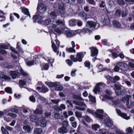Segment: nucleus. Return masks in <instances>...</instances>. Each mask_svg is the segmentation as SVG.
<instances>
[{"label": "nucleus", "instance_id": "f257e3e1", "mask_svg": "<svg viewBox=\"0 0 134 134\" xmlns=\"http://www.w3.org/2000/svg\"><path fill=\"white\" fill-rule=\"evenodd\" d=\"M47 7L45 5L43 4L38 3L37 9V14L35 15L33 17V22L34 23L36 21L39 23H41L42 22L43 14L47 11Z\"/></svg>", "mask_w": 134, "mask_h": 134}, {"label": "nucleus", "instance_id": "f03ea898", "mask_svg": "<svg viewBox=\"0 0 134 134\" xmlns=\"http://www.w3.org/2000/svg\"><path fill=\"white\" fill-rule=\"evenodd\" d=\"M55 23H53L51 25L52 28L54 29L55 31L59 34L62 33L64 30L65 25L64 22L62 20L59 19L55 21Z\"/></svg>", "mask_w": 134, "mask_h": 134}, {"label": "nucleus", "instance_id": "7ed1b4c3", "mask_svg": "<svg viewBox=\"0 0 134 134\" xmlns=\"http://www.w3.org/2000/svg\"><path fill=\"white\" fill-rule=\"evenodd\" d=\"M105 85L103 83L100 82L97 83L93 90L94 93L96 94L97 92H99L101 89L105 86Z\"/></svg>", "mask_w": 134, "mask_h": 134}, {"label": "nucleus", "instance_id": "20e7f679", "mask_svg": "<svg viewBox=\"0 0 134 134\" xmlns=\"http://www.w3.org/2000/svg\"><path fill=\"white\" fill-rule=\"evenodd\" d=\"M94 114L95 117L99 120L102 119H103V110L98 109L95 112Z\"/></svg>", "mask_w": 134, "mask_h": 134}, {"label": "nucleus", "instance_id": "39448f33", "mask_svg": "<svg viewBox=\"0 0 134 134\" xmlns=\"http://www.w3.org/2000/svg\"><path fill=\"white\" fill-rule=\"evenodd\" d=\"M43 111L42 105H39L37 106L36 110H34L33 113L35 114L39 115L42 114Z\"/></svg>", "mask_w": 134, "mask_h": 134}, {"label": "nucleus", "instance_id": "423d86ee", "mask_svg": "<svg viewBox=\"0 0 134 134\" xmlns=\"http://www.w3.org/2000/svg\"><path fill=\"white\" fill-rule=\"evenodd\" d=\"M108 79L114 83H116V81L120 80V78L118 76H115L114 77H111L110 76H108L107 77Z\"/></svg>", "mask_w": 134, "mask_h": 134}, {"label": "nucleus", "instance_id": "0eeeda50", "mask_svg": "<svg viewBox=\"0 0 134 134\" xmlns=\"http://www.w3.org/2000/svg\"><path fill=\"white\" fill-rule=\"evenodd\" d=\"M52 116L53 118L57 119H60L62 120L64 119L63 118H62L63 116L62 115L60 114L59 113H57L55 112H53L52 114Z\"/></svg>", "mask_w": 134, "mask_h": 134}, {"label": "nucleus", "instance_id": "6e6552de", "mask_svg": "<svg viewBox=\"0 0 134 134\" xmlns=\"http://www.w3.org/2000/svg\"><path fill=\"white\" fill-rule=\"evenodd\" d=\"M58 131L59 133L60 134H64L67 133L68 132V130L67 128L62 126L58 129Z\"/></svg>", "mask_w": 134, "mask_h": 134}, {"label": "nucleus", "instance_id": "1a4fd4ad", "mask_svg": "<svg viewBox=\"0 0 134 134\" xmlns=\"http://www.w3.org/2000/svg\"><path fill=\"white\" fill-rule=\"evenodd\" d=\"M91 49V56L92 57H94L97 56L98 53V50L96 47H92L90 48Z\"/></svg>", "mask_w": 134, "mask_h": 134}, {"label": "nucleus", "instance_id": "9d476101", "mask_svg": "<svg viewBox=\"0 0 134 134\" xmlns=\"http://www.w3.org/2000/svg\"><path fill=\"white\" fill-rule=\"evenodd\" d=\"M104 122L108 126L111 127L113 125L112 121L109 117H108L104 119Z\"/></svg>", "mask_w": 134, "mask_h": 134}, {"label": "nucleus", "instance_id": "9b49d317", "mask_svg": "<svg viewBox=\"0 0 134 134\" xmlns=\"http://www.w3.org/2000/svg\"><path fill=\"white\" fill-rule=\"evenodd\" d=\"M84 57V54L82 52L77 53L76 55V59L77 61L81 62L82 61V59Z\"/></svg>", "mask_w": 134, "mask_h": 134}, {"label": "nucleus", "instance_id": "f8f14e48", "mask_svg": "<svg viewBox=\"0 0 134 134\" xmlns=\"http://www.w3.org/2000/svg\"><path fill=\"white\" fill-rule=\"evenodd\" d=\"M96 24H97L93 21H88L87 22L86 25L90 27L94 28L95 27Z\"/></svg>", "mask_w": 134, "mask_h": 134}, {"label": "nucleus", "instance_id": "ddd939ff", "mask_svg": "<svg viewBox=\"0 0 134 134\" xmlns=\"http://www.w3.org/2000/svg\"><path fill=\"white\" fill-rule=\"evenodd\" d=\"M10 74L12 78L13 79H15L18 76L20 75L19 72L15 71H10Z\"/></svg>", "mask_w": 134, "mask_h": 134}, {"label": "nucleus", "instance_id": "4468645a", "mask_svg": "<svg viewBox=\"0 0 134 134\" xmlns=\"http://www.w3.org/2000/svg\"><path fill=\"white\" fill-rule=\"evenodd\" d=\"M73 103L77 105L80 106H84L85 107H87L85 104L82 101L81 102L76 100H74L73 101Z\"/></svg>", "mask_w": 134, "mask_h": 134}, {"label": "nucleus", "instance_id": "2eb2a0df", "mask_svg": "<svg viewBox=\"0 0 134 134\" xmlns=\"http://www.w3.org/2000/svg\"><path fill=\"white\" fill-rule=\"evenodd\" d=\"M106 98L109 100L108 101V103H109V102H112V104L113 105H115V104L118 103V101L116 100H113V97H110L107 96Z\"/></svg>", "mask_w": 134, "mask_h": 134}, {"label": "nucleus", "instance_id": "dca6fc26", "mask_svg": "<svg viewBox=\"0 0 134 134\" xmlns=\"http://www.w3.org/2000/svg\"><path fill=\"white\" fill-rule=\"evenodd\" d=\"M110 22V20L108 16L107 15L105 16L104 19L102 21L103 24L104 25H107L109 24Z\"/></svg>", "mask_w": 134, "mask_h": 134}, {"label": "nucleus", "instance_id": "f3484780", "mask_svg": "<svg viewBox=\"0 0 134 134\" xmlns=\"http://www.w3.org/2000/svg\"><path fill=\"white\" fill-rule=\"evenodd\" d=\"M30 120L33 122H36L39 120L38 117L34 115H31L30 116Z\"/></svg>", "mask_w": 134, "mask_h": 134}, {"label": "nucleus", "instance_id": "a211bd4d", "mask_svg": "<svg viewBox=\"0 0 134 134\" xmlns=\"http://www.w3.org/2000/svg\"><path fill=\"white\" fill-rule=\"evenodd\" d=\"M78 15L82 19H86L87 18L86 14L84 12L79 13L78 14Z\"/></svg>", "mask_w": 134, "mask_h": 134}, {"label": "nucleus", "instance_id": "6ab92c4d", "mask_svg": "<svg viewBox=\"0 0 134 134\" xmlns=\"http://www.w3.org/2000/svg\"><path fill=\"white\" fill-rule=\"evenodd\" d=\"M52 43V46L53 50L54 52L57 53V55L59 53V51L58 49V47H57L55 45L54 42L52 41L51 42Z\"/></svg>", "mask_w": 134, "mask_h": 134}, {"label": "nucleus", "instance_id": "aec40b11", "mask_svg": "<svg viewBox=\"0 0 134 134\" xmlns=\"http://www.w3.org/2000/svg\"><path fill=\"white\" fill-rule=\"evenodd\" d=\"M54 87L55 88V89L56 91H61L63 90V87L62 85L56 83Z\"/></svg>", "mask_w": 134, "mask_h": 134}, {"label": "nucleus", "instance_id": "412c9836", "mask_svg": "<svg viewBox=\"0 0 134 134\" xmlns=\"http://www.w3.org/2000/svg\"><path fill=\"white\" fill-rule=\"evenodd\" d=\"M40 126L42 127H45L47 124V121L44 119L41 120L39 122Z\"/></svg>", "mask_w": 134, "mask_h": 134}, {"label": "nucleus", "instance_id": "4be33fe9", "mask_svg": "<svg viewBox=\"0 0 134 134\" xmlns=\"http://www.w3.org/2000/svg\"><path fill=\"white\" fill-rule=\"evenodd\" d=\"M117 65L120 66V69H125V68L127 66L126 64L122 62H118L117 63Z\"/></svg>", "mask_w": 134, "mask_h": 134}, {"label": "nucleus", "instance_id": "5701e85b", "mask_svg": "<svg viewBox=\"0 0 134 134\" xmlns=\"http://www.w3.org/2000/svg\"><path fill=\"white\" fill-rule=\"evenodd\" d=\"M113 25L114 27L117 28H120L121 26V23L116 20H114L113 21Z\"/></svg>", "mask_w": 134, "mask_h": 134}, {"label": "nucleus", "instance_id": "b1692460", "mask_svg": "<svg viewBox=\"0 0 134 134\" xmlns=\"http://www.w3.org/2000/svg\"><path fill=\"white\" fill-rule=\"evenodd\" d=\"M43 132L42 129L41 128H36L34 130V134H41Z\"/></svg>", "mask_w": 134, "mask_h": 134}, {"label": "nucleus", "instance_id": "393cba45", "mask_svg": "<svg viewBox=\"0 0 134 134\" xmlns=\"http://www.w3.org/2000/svg\"><path fill=\"white\" fill-rule=\"evenodd\" d=\"M22 12L25 15H26L29 16L30 18V15L29 14L28 9L25 8L23 7L21 9Z\"/></svg>", "mask_w": 134, "mask_h": 134}, {"label": "nucleus", "instance_id": "a878e982", "mask_svg": "<svg viewBox=\"0 0 134 134\" xmlns=\"http://www.w3.org/2000/svg\"><path fill=\"white\" fill-rule=\"evenodd\" d=\"M65 34L67 38H70L73 36L72 32L69 30H66L65 31Z\"/></svg>", "mask_w": 134, "mask_h": 134}, {"label": "nucleus", "instance_id": "bb28decb", "mask_svg": "<svg viewBox=\"0 0 134 134\" xmlns=\"http://www.w3.org/2000/svg\"><path fill=\"white\" fill-rule=\"evenodd\" d=\"M44 58L45 60H47V61L49 63H52L54 62V59L52 58L46 56Z\"/></svg>", "mask_w": 134, "mask_h": 134}, {"label": "nucleus", "instance_id": "cd10ccee", "mask_svg": "<svg viewBox=\"0 0 134 134\" xmlns=\"http://www.w3.org/2000/svg\"><path fill=\"white\" fill-rule=\"evenodd\" d=\"M69 24L71 26H75L76 25L77 21L75 19H72L69 21Z\"/></svg>", "mask_w": 134, "mask_h": 134}, {"label": "nucleus", "instance_id": "c85d7f7f", "mask_svg": "<svg viewBox=\"0 0 134 134\" xmlns=\"http://www.w3.org/2000/svg\"><path fill=\"white\" fill-rule=\"evenodd\" d=\"M73 98L75 99L79 100L83 102V99L79 94H73Z\"/></svg>", "mask_w": 134, "mask_h": 134}, {"label": "nucleus", "instance_id": "c756f323", "mask_svg": "<svg viewBox=\"0 0 134 134\" xmlns=\"http://www.w3.org/2000/svg\"><path fill=\"white\" fill-rule=\"evenodd\" d=\"M121 15V11L119 9H118L115 11L114 16L116 18H117L120 17Z\"/></svg>", "mask_w": 134, "mask_h": 134}, {"label": "nucleus", "instance_id": "7c9ffc66", "mask_svg": "<svg viewBox=\"0 0 134 134\" xmlns=\"http://www.w3.org/2000/svg\"><path fill=\"white\" fill-rule=\"evenodd\" d=\"M0 77L5 80L10 79L11 78L9 76L4 75L3 73L1 72H0Z\"/></svg>", "mask_w": 134, "mask_h": 134}, {"label": "nucleus", "instance_id": "2f4dec72", "mask_svg": "<svg viewBox=\"0 0 134 134\" xmlns=\"http://www.w3.org/2000/svg\"><path fill=\"white\" fill-rule=\"evenodd\" d=\"M53 23L52 21V20L50 19H46L43 22V24L44 25H47L49 24H52V25L53 23Z\"/></svg>", "mask_w": 134, "mask_h": 134}, {"label": "nucleus", "instance_id": "473e14b6", "mask_svg": "<svg viewBox=\"0 0 134 134\" xmlns=\"http://www.w3.org/2000/svg\"><path fill=\"white\" fill-rule=\"evenodd\" d=\"M99 133L100 134H109V131L104 129L99 130Z\"/></svg>", "mask_w": 134, "mask_h": 134}, {"label": "nucleus", "instance_id": "72a5a7b5", "mask_svg": "<svg viewBox=\"0 0 134 134\" xmlns=\"http://www.w3.org/2000/svg\"><path fill=\"white\" fill-rule=\"evenodd\" d=\"M62 126L66 128H67L69 126V122L66 120L63 121L62 123Z\"/></svg>", "mask_w": 134, "mask_h": 134}, {"label": "nucleus", "instance_id": "f704fd0d", "mask_svg": "<svg viewBox=\"0 0 134 134\" xmlns=\"http://www.w3.org/2000/svg\"><path fill=\"white\" fill-rule=\"evenodd\" d=\"M64 8L61 7H59V9L58 10V12L60 14V15L63 16L64 14Z\"/></svg>", "mask_w": 134, "mask_h": 134}, {"label": "nucleus", "instance_id": "c9c22d12", "mask_svg": "<svg viewBox=\"0 0 134 134\" xmlns=\"http://www.w3.org/2000/svg\"><path fill=\"white\" fill-rule=\"evenodd\" d=\"M86 121L88 123L92 122L93 120L88 116H85L84 117Z\"/></svg>", "mask_w": 134, "mask_h": 134}, {"label": "nucleus", "instance_id": "e433bc0d", "mask_svg": "<svg viewBox=\"0 0 134 134\" xmlns=\"http://www.w3.org/2000/svg\"><path fill=\"white\" fill-rule=\"evenodd\" d=\"M21 74L24 77L28 76V74L26 72L24 71L22 69H21L20 70Z\"/></svg>", "mask_w": 134, "mask_h": 134}, {"label": "nucleus", "instance_id": "4c0bfd02", "mask_svg": "<svg viewBox=\"0 0 134 134\" xmlns=\"http://www.w3.org/2000/svg\"><path fill=\"white\" fill-rule=\"evenodd\" d=\"M126 132L127 134H133L134 133L132 129L130 127L127 128L126 130Z\"/></svg>", "mask_w": 134, "mask_h": 134}, {"label": "nucleus", "instance_id": "58836bf2", "mask_svg": "<svg viewBox=\"0 0 134 134\" xmlns=\"http://www.w3.org/2000/svg\"><path fill=\"white\" fill-rule=\"evenodd\" d=\"M24 130L26 132H29L31 128L28 126H24L23 127Z\"/></svg>", "mask_w": 134, "mask_h": 134}, {"label": "nucleus", "instance_id": "ea45409f", "mask_svg": "<svg viewBox=\"0 0 134 134\" xmlns=\"http://www.w3.org/2000/svg\"><path fill=\"white\" fill-rule=\"evenodd\" d=\"M132 98L131 95H126V103L127 105L129 104V100L130 98Z\"/></svg>", "mask_w": 134, "mask_h": 134}, {"label": "nucleus", "instance_id": "a19ab883", "mask_svg": "<svg viewBox=\"0 0 134 134\" xmlns=\"http://www.w3.org/2000/svg\"><path fill=\"white\" fill-rule=\"evenodd\" d=\"M100 127V126L97 124L93 125L92 126V129L95 131L97 130V129L99 128Z\"/></svg>", "mask_w": 134, "mask_h": 134}, {"label": "nucleus", "instance_id": "79ce46f5", "mask_svg": "<svg viewBox=\"0 0 134 134\" xmlns=\"http://www.w3.org/2000/svg\"><path fill=\"white\" fill-rule=\"evenodd\" d=\"M120 116L126 120H128L130 119L129 116H127L126 114L124 113H122Z\"/></svg>", "mask_w": 134, "mask_h": 134}, {"label": "nucleus", "instance_id": "37998d69", "mask_svg": "<svg viewBox=\"0 0 134 134\" xmlns=\"http://www.w3.org/2000/svg\"><path fill=\"white\" fill-rule=\"evenodd\" d=\"M45 83L50 87H54L55 85V83H54L53 82H45Z\"/></svg>", "mask_w": 134, "mask_h": 134}, {"label": "nucleus", "instance_id": "c03bdc74", "mask_svg": "<svg viewBox=\"0 0 134 134\" xmlns=\"http://www.w3.org/2000/svg\"><path fill=\"white\" fill-rule=\"evenodd\" d=\"M66 50L70 53L75 52L76 51L73 47H70L69 48H67Z\"/></svg>", "mask_w": 134, "mask_h": 134}, {"label": "nucleus", "instance_id": "a18cd8bd", "mask_svg": "<svg viewBox=\"0 0 134 134\" xmlns=\"http://www.w3.org/2000/svg\"><path fill=\"white\" fill-rule=\"evenodd\" d=\"M107 3L110 7H113L114 6V2L111 0H109L108 1Z\"/></svg>", "mask_w": 134, "mask_h": 134}, {"label": "nucleus", "instance_id": "49530a36", "mask_svg": "<svg viewBox=\"0 0 134 134\" xmlns=\"http://www.w3.org/2000/svg\"><path fill=\"white\" fill-rule=\"evenodd\" d=\"M48 89L46 87L43 86L41 88V91L42 92L46 93L48 92Z\"/></svg>", "mask_w": 134, "mask_h": 134}, {"label": "nucleus", "instance_id": "de8ad7c7", "mask_svg": "<svg viewBox=\"0 0 134 134\" xmlns=\"http://www.w3.org/2000/svg\"><path fill=\"white\" fill-rule=\"evenodd\" d=\"M52 108L54 109L56 111L58 112L62 111V109L60 108V107L56 105H55L52 107Z\"/></svg>", "mask_w": 134, "mask_h": 134}, {"label": "nucleus", "instance_id": "09e8293b", "mask_svg": "<svg viewBox=\"0 0 134 134\" xmlns=\"http://www.w3.org/2000/svg\"><path fill=\"white\" fill-rule=\"evenodd\" d=\"M117 1L120 5H124L125 4V3L123 0H117Z\"/></svg>", "mask_w": 134, "mask_h": 134}, {"label": "nucleus", "instance_id": "8fccbe9b", "mask_svg": "<svg viewBox=\"0 0 134 134\" xmlns=\"http://www.w3.org/2000/svg\"><path fill=\"white\" fill-rule=\"evenodd\" d=\"M6 112H8L9 111H11L12 112H14L15 113H17L18 112V110L17 109L14 108L12 109H7L6 110Z\"/></svg>", "mask_w": 134, "mask_h": 134}, {"label": "nucleus", "instance_id": "3c124183", "mask_svg": "<svg viewBox=\"0 0 134 134\" xmlns=\"http://www.w3.org/2000/svg\"><path fill=\"white\" fill-rule=\"evenodd\" d=\"M51 102L55 104H57L60 102V99H51Z\"/></svg>", "mask_w": 134, "mask_h": 134}, {"label": "nucleus", "instance_id": "603ef678", "mask_svg": "<svg viewBox=\"0 0 134 134\" xmlns=\"http://www.w3.org/2000/svg\"><path fill=\"white\" fill-rule=\"evenodd\" d=\"M5 91L9 93H12V89L10 87H7L5 88Z\"/></svg>", "mask_w": 134, "mask_h": 134}, {"label": "nucleus", "instance_id": "864d4df0", "mask_svg": "<svg viewBox=\"0 0 134 134\" xmlns=\"http://www.w3.org/2000/svg\"><path fill=\"white\" fill-rule=\"evenodd\" d=\"M75 115L77 118H81L82 116V113L78 111H76L75 113Z\"/></svg>", "mask_w": 134, "mask_h": 134}, {"label": "nucleus", "instance_id": "5fc2aeb1", "mask_svg": "<svg viewBox=\"0 0 134 134\" xmlns=\"http://www.w3.org/2000/svg\"><path fill=\"white\" fill-rule=\"evenodd\" d=\"M4 14L2 11H0V17L3 18V19L0 20L1 22H2L5 19V18L3 16Z\"/></svg>", "mask_w": 134, "mask_h": 134}, {"label": "nucleus", "instance_id": "6e6d98bb", "mask_svg": "<svg viewBox=\"0 0 134 134\" xmlns=\"http://www.w3.org/2000/svg\"><path fill=\"white\" fill-rule=\"evenodd\" d=\"M128 14V11L126 10H125L123 11L121 15L122 17H125L127 16Z\"/></svg>", "mask_w": 134, "mask_h": 134}, {"label": "nucleus", "instance_id": "4d7b16f0", "mask_svg": "<svg viewBox=\"0 0 134 134\" xmlns=\"http://www.w3.org/2000/svg\"><path fill=\"white\" fill-rule=\"evenodd\" d=\"M1 129L3 134H8V132L3 127H1Z\"/></svg>", "mask_w": 134, "mask_h": 134}, {"label": "nucleus", "instance_id": "13d9d810", "mask_svg": "<svg viewBox=\"0 0 134 134\" xmlns=\"http://www.w3.org/2000/svg\"><path fill=\"white\" fill-rule=\"evenodd\" d=\"M83 32L84 33H87L89 32V33H91L92 31L91 30H89L87 28H84L83 29Z\"/></svg>", "mask_w": 134, "mask_h": 134}, {"label": "nucleus", "instance_id": "bf43d9fd", "mask_svg": "<svg viewBox=\"0 0 134 134\" xmlns=\"http://www.w3.org/2000/svg\"><path fill=\"white\" fill-rule=\"evenodd\" d=\"M8 116H9L12 117L14 118H16L17 116V115H16V114H15L11 113H9L7 115V117H8Z\"/></svg>", "mask_w": 134, "mask_h": 134}, {"label": "nucleus", "instance_id": "052dcab7", "mask_svg": "<svg viewBox=\"0 0 134 134\" xmlns=\"http://www.w3.org/2000/svg\"><path fill=\"white\" fill-rule=\"evenodd\" d=\"M66 63L70 66H71L73 64L72 62L70 59H67L66 60Z\"/></svg>", "mask_w": 134, "mask_h": 134}, {"label": "nucleus", "instance_id": "680f3d73", "mask_svg": "<svg viewBox=\"0 0 134 134\" xmlns=\"http://www.w3.org/2000/svg\"><path fill=\"white\" fill-rule=\"evenodd\" d=\"M72 126L74 128H76L77 126V122L76 121L71 122Z\"/></svg>", "mask_w": 134, "mask_h": 134}, {"label": "nucleus", "instance_id": "e2e57ef3", "mask_svg": "<svg viewBox=\"0 0 134 134\" xmlns=\"http://www.w3.org/2000/svg\"><path fill=\"white\" fill-rule=\"evenodd\" d=\"M57 15L54 12H52L50 13V16L52 18H54L56 17Z\"/></svg>", "mask_w": 134, "mask_h": 134}, {"label": "nucleus", "instance_id": "0e129e2a", "mask_svg": "<svg viewBox=\"0 0 134 134\" xmlns=\"http://www.w3.org/2000/svg\"><path fill=\"white\" fill-rule=\"evenodd\" d=\"M85 66L88 68L89 69L90 67V62L88 61H86L84 63Z\"/></svg>", "mask_w": 134, "mask_h": 134}, {"label": "nucleus", "instance_id": "69168bd1", "mask_svg": "<svg viewBox=\"0 0 134 134\" xmlns=\"http://www.w3.org/2000/svg\"><path fill=\"white\" fill-rule=\"evenodd\" d=\"M90 100L93 103L96 102V99L95 97H93L92 96H89Z\"/></svg>", "mask_w": 134, "mask_h": 134}, {"label": "nucleus", "instance_id": "338daca9", "mask_svg": "<svg viewBox=\"0 0 134 134\" xmlns=\"http://www.w3.org/2000/svg\"><path fill=\"white\" fill-rule=\"evenodd\" d=\"M29 99L31 102L34 103L36 101V99L33 96H31L29 97Z\"/></svg>", "mask_w": 134, "mask_h": 134}, {"label": "nucleus", "instance_id": "774afa93", "mask_svg": "<svg viewBox=\"0 0 134 134\" xmlns=\"http://www.w3.org/2000/svg\"><path fill=\"white\" fill-rule=\"evenodd\" d=\"M19 83L20 85L24 86L26 85V82L23 80H21L19 81Z\"/></svg>", "mask_w": 134, "mask_h": 134}]
</instances>
